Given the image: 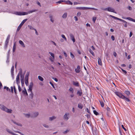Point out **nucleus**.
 Listing matches in <instances>:
<instances>
[{
    "label": "nucleus",
    "mask_w": 135,
    "mask_h": 135,
    "mask_svg": "<svg viewBox=\"0 0 135 135\" xmlns=\"http://www.w3.org/2000/svg\"><path fill=\"white\" fill-rule=\"evenodd\" d=\"M0 108L2 110L5 111L8 113H11L12 112V110L8 109L3 105L0 104Z\"/></svg>",
    "instance_id": "obj_1"
},
{
    "label": "nucleus",
    "mask_w": 135,
    "mask_h": 135,
    "mask_svg": "<svg viewBox=\"0 0 135 135\" xmlns=\"http://www.w3.org/2000/svg\"><path fill=\"white\" fill-rule=\"evenodd\" d=\"M115 93L116 95L119 97L120 98L125 99L127 102H130V100L129 99L126 97L122 93L118 91L115 92Z\"/></svg>",
    "instance_id": "obj_2"
},
{
    "label": "nucleus",
    "mask_w": 135,
    "mask_h": 135,
    "mask_svg": "<svg viewBox=\"0 0 135 135\" xmlns=\"http://www.w3.org/2000/svg\"><path fill=\"white\" fill-rule=\"evenodd\" d=\"M110 16L111 17H112L113 18H114V19H116L118 20H119L120 21H122V22H123V23H125V24L124 25V26L126 27H127V22L125 21H124L123 20H122L121 19L119 18H117V17H115L114 16H113L111 15H110Z\"/></svg>",
    "instance_id": "obj_3"
},
{
    "label": "nucleus",
    "mask_w": 135,
    "mask_h": 135,
    "mask_svg": "<svg viewBox=\"0 0 135 135\" xmlns=\"http://www.w3.org/2000/svg\"><path fill=\"white\" fill-rule=\"evenodd\" d=\"M102 9L104 11H107L109 12H113L115 13H116V12L115 11L114 9L110 7H108L105 8H103Z\"/></svg>",
    "instance_id": "obj_4"
},
{
    "label": "nucleus",
    "mask_w": 135,
    "mask_h": 135,
    "mask_svg": "<svg viewBox=\"0 0 135 135\" xmlns=\"http://www.w3.org/2000/svg\"><path fill=\"white\" fill-rule=\"evenodd\" d=\"M27 20V19H26L24 20H23L21 22V24H20V25L18 26L17 30V32H18L21 29L22 26L23 25V24L25 23Z\"/></svg>",
    "instance_id": "obj_5"
},
{
    "label": "nucleus",
    "mask_w": 135,
    "mask_h": 135,
    "mask_svg": "<svg viewBox=\"0 0 135 135\" xmlns=\"http://www.w3.org/2000/svg\"><path fill=\"white\" fill-rule=\"evenodd\" d=\"M37 11L36 9H34L29 11L28 12H21V15H27L28 13H30L33 12H35Z\"/></svg>",
    "instance_id": "obj_6"
},
{
    "label": "nucleus",
    "mask_w": 135,
    "mask_h": 135,
    "mask_svg": "<svg viewBox=\"0 0 135 135\" xmlns=\"http://www.w3.org/2000/svg\"><path fill=\"white\" fill-rule=\"evenodd\" d=\"M39 115V113L38 112H34L32 113L31 115V118H35L36 117Z\"/></svg>",
    "instance_id": "obj_7"
},
{
    "label": "nucleus",
    "mask_w": 135,
    "mask_h": 135,
    "mask_svg": "<svg viewBox=\"0 0 135 135\" xmlns=\"http://www.w3.org/2000/svg\"><path fill=\"white\" fill-rule=\"evenodd\" d=\"M33 86V83L32 82H31L30 83L29 87V89L28 90V91H30L31 92L32 91V88Z\"/></svg>",
    "instance_id": "obj_8"
},
{
    "label": "nucleus",
    "mask_w": 135,
    "mask_h": 135,
    "mask_svg": "<svg viewBox=\"0 0 135 135\" xmlns=\"http://www.w3.org/2000/svg\"><path fill=\"white\" fill-rule=\"evenodd\" d=\"M81 9L83 10H86V9H94V10H98L97 9H95L94 8H90V7H81Z\"/></svg>",
    "instance_id": "obj_9"
},
{
    "label": "nucleus",
    "mask_w": 135,
    "mask_h": 135,
    "mask_svg": "<svg viewBox=\"0 0 135 135\" xmlns=\"http://www.w3.org/2000/svg\"><path fill=\"white\" fill-rule=\"evenodd\" d=\"M70 36L71 39L74 42L75 41V40L74 37V36L72 34H70Z\"/></svg>",
    "instance_id": "obj_10"
},
{
    "label": "nucleus",
    "mask_w": 135,
    "mask_h": 135,
    "mask_svg": "<svg viewBox=\"0 0 135 135\" xmlns=\"http://www.w3.org/2000/svg\"><path fill=\"white\" fill-rule=\"evenodd\" d=\"M69 115V114L68 113H66L63 116L64 118V119L66 120H68V119L69 118L68 117V115Z\"/></svg>",
    "instance_id": "obj_11"
},
{
    "label": "nucleus",
    "mask_w": 135,
    "mask_h": 135,
    "mask_svg": "<svg viewBox=\"0 0 135 135\" xmlns=\"http://www.w3.org/2000/svg\"><path fill=\"white\" fill-rule=\"evenodd\" d=\"M80 67L79 65H78L77 67V69H75V72L77 73H78L80 71Z\"/></svg>",
    "instance_id": "obj_12"
},
{
    "label": "nucleus",
    "mask_w": 135,
    "mask_h": 135,
    "mask_svg": "<svg viewBox=\"0 0 135 135\" xmlns=\"http://www.w3.org/2000/svg\"><path fill=\"white\" fill-rule=\"evenodd\" d=\"M82 90H78L77 92V94L79 95V96H81L82 94Z\"/></svg>",
    "instance_id": "obj_13"
},
{
    "label": "nucleus",
    "mask_w": 135,
    "mask_h": 135,
    "mask_svg": "<svg viewBox=\"0 0 135 135\" xmlns=\"http://www.w3.org/2000/svg\"><path fill=\"white\" fill-rule=\"evenodd\" d=\"M19 43L23 47H25V46L24 44V43L21 40H20L19 41Z\"/></svg>",
    "instance_id": "obj_14"
},
{
    "label": "nucleus",
    "mask_w": 135,
    "mask_h": 135,
    "mask_svg": "<svg viewBox=\"0 0 135 135\" xmlns=\"http://www.w3.org/2000/svg\"><path fill=\"white\" fill-rule=\"evenodd\" d=\"M16 42H15L14 43V45L13 48V52H15L16 49Z\"/></svg>",
    "instance_id": "obj_15"
},
{
    "label": "nucleus",
    "mask_w": 135,
    "mask_h": 135,
    "mask_svg": "<svg viewBox=\"0 0 135 135\" xmlns=\"http://www.w3.org/2000/svg\"><path fill=\"white\" fill-rule=\"evenodd\" d=\"M98 64L100 65H102V60L100 58H99L98 59Z\"/></svg>",
    "instance_id": "obj_16"
},
{
    "label": "nucleus",
    "mask_w": 135,
    "mask_h": 135,
    "mask_svg": "<svg viewBox=\"0 0 135 135\" xmlns=\"http://www.w3.org/2000/svg\"><path fill=\"white\" fill-rule=\"evenodd\" d=\"M31 94L29 95L30 97L31 98V99H32L33 98L34 95L32 92V91H31Z\"/></svg>",
    "instance_id": "obj_17"
},
{
    "label": "nucleus",
    "mask_w": 135,
    "mask_h": 135,
    "mask_svg": "<svg viewBox=\"0 0 135 135\" xmlns=\"http://www.w3.org/2000/svg\"><path fill=\"white\" fill-rule=\"evenodd\" d=\"M30 74V72H27L25 75V79H28V77Z\"/></svg>",
    "instance_id": "obj_18"
},
{
    "label": "nucleus",
    "mask_w": 135,
    "mask_h": 135,
    "mask_svg": "<svg viewBox=\"0 0 135 135\" xmlns=\"http://www.w3.org/2000/svg\"><path fill=\"white\" fill-rule=\"evenodd\" d=\"M28 79H25V83L27 86L28 85Z\"/></svg>",
    "instance_id": "obj_19"
},
{
    "label": "nucleus",
    "mask_w": 135,
    "mask_h": 135,
    "mask_svg": "<svg viewBox=\"0 0 135 135\" xmlns=\"http://www.w3.org/2000/svg\"><path fill=\"white\" fill-rule=\"evenodd\" d=\"M56 118V117L55 116H52V117H50L49 118V120L50 121H52V120Z\"/></svg>",
    "instance_id": "obj_20"
},
{
    "label": "nucleus",
    "mask_w": 135,
    "mask_h": 135,
    "mask_svg": "<svg viewBox=\"0 0 135 135\" xmlns=\"http://www.w3.org/2000/svg\"><path fill=\"white\" fill-rule=\"evenodd\" d=\"M124 93L127 96H129L130 94V91H125Z\"/></svg>",
    "instance_id": "obj_21"
},
{
    "label": "nucleus",
    "mask_w": 135,
    "mask_h": 135,
    "mask_svg": "<svg viewBox=\"0 0 135 135\" xmlns=\"http://www.w3.org/2000/svg\"><path fill=\"white\" fill-rule=\"evenodd\" d=\"M24 114L25 117L28 118H29L30 117H31V115L30 114L24 113Z\"/></svg>",
    "instance_id": "obj_22"
},
{
    "label": "nucleus",
    "mask_w": 135,
    "mask_h": 135,
    "mask_svg": "<svg viewBox=\"0 0 135 135\" xmlns=\"http://www.w3.org/2000/svg\"><path fill=\"white\" fill-rule=\"evenodd\" d=\"M22 93L23 94V95L25 96H27L28 95V94H27V91H24L22 90Z\"/></svg>",
    "instance_id": "obj_23"
},
{
    "label": "nucleus",
    "mask_w": 135,
    "mask_h": 135,
    "mask_svg": "<svg viewBox=\"0 0 135 135\" xmlns=\"http://www.w3.org/2000/svg\"><path fill=\"white\" fill-rule=\"evenodd\" d=\"M67 14L66 13H65L62 16V17L63 18H66L67 16Z\"/></svg>",
    "instance_id": "obj_24"
},
{
    "label": "nucleus",
    "mask_w": 135,
    "mask_h": 135,
    "mask_svg": "<svg viewBox=\"0 0 135 135\" xmlns=\"http://www.w3.org/2000/svg\"><path fill=\"white\" fill-rule=\"evenodd\" d=\"M73 84L74 85L76 86H79V83L78 82H75L74 81Z\"/></svg>",
    "instance_id": "obj_25"
},
{
    "label": "nucleus",
    "mask_w": 135,
    "mask_h": 135,
    "mask_svg": "<svg viewBox=\"0 0 135 135\" xmlns=\"http://www.w3.org/2000/svg\"><path fill=\"white\" fill-rule=\"evenodd\" d=\"M49 17L50 18L51 21V22H52V23H53L54 22V20L52 18V15H50Z\"/></svg>",
    "instance_id": "obj_26"
},
{
    "label": "nucleus",
    "mask_w": 135,
    "mask_h": 135,
    "mask_svg": "<svg viewBox=\"0 0 135 135\" xmlns=\"http://www.w3.org/2000/svg\"><path fill=\"white\" fill-rule=\"evenodd\" d=\"M38 78V79L41 81H43L44 80L43 78L41 76H39Z\"/></svg>",
    "instance_id": "obj_27"
},
{
    "label": "nucleus",
    "mask_w": 135,
    "mask_h": 135,
    "mask_svg": "<svg viewBox=\"0 0 135 135\" xmlns=\"http://www.w3.org/2000/svg\"><path fill=\"white\" fill-rule=\"evenodd\" d=\"M83 105L81 104H78V107L79 108L81 109L83 108Z\"/></svg>",
    "instance_id": "obj_28"
},
{
    "label": "nucleus",
    "mask_w": 135,
    "mask_h": 135,
    "mask_svg": "<svg viewBox=\"0 0 135 135\" xmlns=\"http://www.w3.org/2000/svg\"><path fill=\"white\" fill-rule=\"evenodd\" d=\"M49 53L50 54L51 56L53 58V59H55L54 54L52 53L51 52H49Z\"/></svg>",
    "instance_id": "obj_29"
},
{
    "label": "nucleus",
    "mask_w": 135,
    "mask_h": 135,
    "mask_svg": "<svg viewBox=\"0 0 135 135\" xmlns=\"http://www.w3.org/2000/svg\"><path fill=\"white\" fill-rule=\"evenodd\" d=\"M20 75V77H21V80H24V74H21Z\"/></svg>",
    "instance_id": "obj_30"
},
{
    "label": "nucleus",
    "mask_w": 135,
    "mask_h": 135,
    "mask_svg": "<svg viewBox=\"0 0 135 135\" xmlns=\"http://www.w3.org/2000/svg\"><path fill=\"white\" fill-rule=\"evenodd\" d=\"M13 89L14 90V92L15 93V94L16 95L17 94V90L16 88V87L15 86H13Z\"/></svg>",
    "instance_id": "obj_31"
},
{
    "label": "nucleus",
    "mask_w": 135,
    "mask_h": 135,
    "mask_svg": "<svg viewBox=\"0 0 135 135\" xmlns=\"http://www.w3.org/2000/svg\"><path fill=\"white\" fill-rule=\"evenodd\" d=\"M6 131L7 132H8L9 133L11 134H12L13 135V133H14L12 132L9 129H7Z\"/></svg>",
    "instance_id": "obj_32"
},
{
    "label": "nucleus",
    "mask_w": 135,
    "mask_h": 135,
    "mask_svg": "<svg viewBox=\"0 0 135 135\" xmlns=\"http://www.w3.org/2000/svg\"><path fill=\"white\" fill-rule=\"evenodd\" d=\"M14 69V66H13L12 67L11 70V73L12 74H13V73Z\"/></svg>",
    "instance_id": "obj_33"
},
{
    "label": "nucleus",
    "mask_w": 135,
    "mask_h": 135,
    "mask_svg": "<svg viewBox=\"0 0 135 135\" xmlns=\"http://www.w3.org/2000/svg\"><path fill=\"white\" fill-rule=\"evenodd\" d=\"M66 3L67 4L72 5L73 4V3L71 2L70 1L68 0L67 1Z\"/></svg>",
    "instance_id": "obj_34"
},
{
    "label": "nucleus",
    "mask_w": 135,
    "mask_h": 135,
    "mask_svg": "<svg viewBox=\"0 0 135 135\" xmlns=\"http://www.w3.org/2000/svg\"><path fill=\"white\" fill-rule=\"evenodd\" d=\"M89 51L90 53L92 54V55L94 56H95V54L93 52L91 49H90Z\"/></svg>",
    "instance_id": "obj_35"
},
{
    "label": "nucleus",
    "mask_w": 135,
    "mask_h": 135,
    "mask_svg": "<svg viewBox=\"0 0 135 135\" xmlns=\"http://www.w3.org/2000/svg\"><path fill=\"white\" fill-rule=\"evenodd\" d=\"M21 12H16L15 13V14L18 15H21Z\"/></svg>",
    "instance_id": "obj_36"
},
{
    "label": "nucleus",
    "mask_w": 135,
    "mask_h": 135,
    "mask_svg": "<svg viewBox=\"0 0 135 135\" xmlns=\"http://www.w3.org/2000/svg\"><path fill=\"white\" fill-rule=\"evenodd\" d=\"M28 27L30 29L32 30H35V29L32 26L30 25H28Z\"/></svg>",
    "instance_id": "obj_37"
},
{
    "label": "nucleus",
    "mask_w": 135,
    "mask_h": 135,
    "mask_svg": "<svg viewBox=\"0 0 135 135\" xmlns=\"http://www.w3.org/2000/svg\"><path fill=\"white\" fill-rule=\"evenodd\" d=\"M19 70H20L19 72L18 75L19 74V75H20L22 74V69L20 68L19 69Z\"/></svg>",
    "instance_id": "obj_38"
},
{
    "label": "nucleus",
    "mask_w": 135,
    "mask_h": 135,
    "mask_svg": "<svg viewBox=\"0 0 135 135\" xmlns=\"http://www.w3.org/2000/svg\"><path fill=\"white\" fill-rule=\"evenodd\" d=\"M69 91H71V93H72V94H73V89L71 87L70 88V89H69Z\"/></svg>",
    "instance_id": "obj_39"
},
{
    "label": "nucleus",
    "mask_w": 135,
    "mask_h": 135,
    "mask_svg": "<svg viewBox=\"0 0 135 135\" xmlns=\"http://www.w3.org/2000/svg\"><path fill=\"white\" fill-rule=\"evenodd\" d=\"M93 112L94 114L96 115H97L99 114L98 112H97L95 110H94L93 111Z\"/></svg>",
    "instance_id": "obj_40"
},
{
    "label": "nucleus",
    "mask_w": 135,
    "mask_h": 135,
    "mask_svg": "<svg viewBox=\"0 0 135 135\" xmlns=\"http://www.w3.org/2000/svg\"><path fill=\"white\" fill-rule=\"evenodd\" d=\"M20 75H17L16 78V81L20 80Z\"/></svg>",
    "instance_id": "obj_41"
},
{
    "label": "nucleus",
    "mask_w": 135,
    "mask_h": 135,
    "mask_svg": "<svg viewBox=\"0 0 135 135\" xmlns=\"http://www.w3.org/2000/svg\"><path fill=\"white\" fill-rule=\"evenodd\" d=\"M62 37L66 41H67V39L65 37V36L64 35H61Z\"/></svg>",
    "instance_id": "obj_42"
},
{
    "label": "nucleus",
    "mask_w": 135,
    "mask_h": 135,
    "mask_svg": "<svg viewBox=\"0 0 135 135\" xmlns=\"http://www.w3.org/2000/svg\"><path fill=\"white\" fill-rule=\"evenodd\" d=\"M21 82L22 86L23 87L24 86V80H21Z\"/></svg>",
    "instance_id": "obj_43"
},
{
    "label": "nucleus",
    "mask_w": 135,
    "mask_h": 135,
    "mask_svg": "<svg viewBox=\"0 0 135 135\" xmlns=\"http://www.w3.org/2000/svg\"><path fill=\"white\" fill-rule=\"evenodd\" d=\"M101 105L102 107H103L104 106V104L103 102L100 101Z\"/></svg>",
    "instance_id": "obj_44"
},
{
    "label": "nucleus",
    "mask_w": 135,
    "mask_h": 135,
    "mask_svg": "<svg viewBox=\"0 0 135 135\" xmlns=\"http://www.w3.org/2000/svg\"><path fill=\"white\" fill-rule=\"evenodd\" d=\"M50 84H51V86H52L53 88L55 89V90H56V89H55V86H54L53 84V83L51 81H50Z\"/></svg>",
    "instance_id": "obj_45"
},
{
    "label": "nucleus",
    "mask_w": 135,
    "mask_h": 135,
    "mask_svg": "<svg viewBox=\"0 0 135 135\" xmlns=\"http://www.w3.org/2000/svg\"><path fill=\"white\" fill-rule=\"evenodd\" d=\"M18 87L19 91L20 92L22 90L21 88V87L20 85H18Z\"/></svg>",
    "instance_id": "obj_46"
},
{
    "label": "nucleus",
    "mask_w": 135,
    "mask_h": 135,
    "mask_svg": "<svg viewBox=\"0 0 135 135\" xmlns=\"http://www.w3.org/2000/svg\"><path fill=\"white\" fill-rule=\"evenodd\" d=\"M70 56L71 57L72 59H73L74 58V56L73 55V54L72 53V52H70Z\"/></svg>",
    "instance_id": "obj_47"
},
{
    "label": "nucleus",
    "mask_w": 135,
    "mask_h": 135,
    "mask_svg": "<svg viewBox=\"0 0 135 135\" xmlns=\"http://www.w3.org/2000/svg\"><path fill=\"white\" fill-rule=\"evenodd\" d=\"M11 90H10V91L12 93H13V87L11 86Z\"/></svg>",
    "instance_id": "obj_48"
},
{
    "label": "nucleus",
    "mask_w": 135,
    "mask_h": 135,
    "mask_svg": "<svg viewBox=\"0 0 135 135\" xmlns=\"http://www.w3.org/2000/svg\"><path fill=\"white\" fill-rule=\"evenodd\" d=\"M110 108H109L108 107H107V111H108L107 113H109V112H110ZM107 115H108V116L109 115H108V113H107Z\"/></svg>",
    "instance_id": "obj_49"
},
{
    "label": "nucleus",
    "mask_w": 135,
    "mask_h": 135,
    "mask_svg": "<svg viewBox=\"0 0 135 135\" xmlns=\"http://www.w3.org/2000/svg\"><path fill=\"white\" fill-rule=\"evenodd\" d=\"M126 19H128L129 20H130V21H132V20H133V19L132 18H130V17H127L126 18Z\"/></svg>",
    "instance_id": "obj_50"
},
{
    "label": "nucleus",
    "mask_w": 135,
    "mask_h": 135,
    "mask_svg": "<svg viewBox=\"0 0 135 135\" xmlns=\"http://www.w3.org/2000/svg\"><path fill=\"white\" fill-rule=\"evenodd\" d=\"M43 126L45 127H46V128H49V126L48 125H46V124H43Z\"/></svg>",
    "instance_id": "obj_51"
},
{
    "label": "nucleus",
    "mask_w": 135,
    "mask_h": 135,
    "mask_svg": "<svg viewBox=\"0 0 135 135\" xmlns=\"http://www.w3.org/2000/svg\"><path fill=\"white\" fill-rule=\"evenodd\" d=\"M127 8L128 9L131 11L132 10V8L130 6H128L127 7Z\"/></svg>",
    "instance_id": "obj_52"
},
{
    "label": "nucleus",
    "mask_w": 135,
    "mask_h": 135,
    "mask_svg": "<svg viewBox=\"0 0 135 135\" xmlns=\"http://www.w3.org/2000/svg\"><path fill=\"white\" fill-rule=\"evenodd\" d=\"M64 2V1H63V0H61L58 1L57 2H56V3H61L63 2Z\"/></svg>",
    "instance_id": "obj_53"
},
{
    "label": "nucleus",
    "mask_w": 135,
    "mask_h": 135,
    "mask_svg": "<svg viewBox=\"0 0 135 135\" xmlns=\"http://www.w3.org/2000/svg\"><path fill=\"white\" fill-rule=\"evenodd\" d=\"M122 69V71L123 72V73H124L125 74H126L127 73V72L126 70L121 69Z\"/></svg>",
    "instance_id": "obj_54"
},
{
    "label": "nucleus",
    "mask_w": 135,
    "mask_h": 135,
    "mask_svg": "<svg viewBox=\"0 0 135 135\" xmlns=\"http://www.w3.org/2000/svg\"><path fill=\"white\" fill-rule=\"evenodd\" d=\"M96 19V17H93V21L94 22Z\"/></svg>",
    "instance_id": "obj_55"
},
{
    "label": "nucleus",
    "mask_w": 135,
    "mask_h": 135,
    "mask_svg": "<svg viewBox=\"0 0 135 135\" xmlns=\"http://www.w3.org/2000/svg\"><path fill=\"white\" fill-rule=\"evenodd\" d=\"M111 39H112V40L113 41L114 40H115V37H114L112 35V36H111Z\"/></svg>",
    "instance_id": "obj_56"
},
{
    "label": "nucleus",
    "mask_w": 135,
    "mask_h": 135,
    "mask_svg": "<svg viewBox=\"0 0 135 135\" xmlns=\"http://www.w3.org/2000/svg\"><path fill=\"white\" fill-rule=\"evenodd\" d=\"M16 83L17 84L18 86V85H20L19 84L20 83V80L16 81Z\"/></svg>",
    "instance_id": "obj_57"
},
{
    "label": "nucleus",
    "mask_w": 135,
    "mask_h": 135,
    "mask_svg": "<svg viewBox=\"0 0 135 135\" xmlns=\"http://www.w3.org/2000/svg\"><path fill=\"white\" fill-rule=\"evenodd\" d=\"M81 15V13L80 12H78L77 14L78 16H79Z\"/></svg>",
    "instance_id": "obj_58"
},
{
    "label": "nucleus",
    "mask_w": 135,
    "mask_h": 135,
    "mask_svg": "<svg viewBox=\"0 0 135 135\" xmlns=\"http://www.w3.org/2000/svg\"><path fill=\"white\" fill-rule=\"evenodd\" d=\"M9 40H6L5 41V44H6L7 45H8L9 42Z\"/></svg>",
    "instance_id": "obj_59"
},
{
    "label": "nucleus",
    "mask_w": 135,
    "mask_h": 135,
    "mask_svg": "<svg viewBox=\"0 0 135 135\" xmlns=\"http://www.w3.org/2000/svg\"><path fill=\"white\" fill-rule=\"evenodd\" d=\"M10 36L9 35L8 36H7L6 40L9 41V39H10Z\"/></svg>",
    "instance_id": "obj_60"
},
{
    "label": "nucleus",
    "mask_w": 135,
    "mask_h": 135,
    "mask_svg": "<svg viewBox=\"0 0 135 135\" xmlns=\"http://www.w3.org/2000/svg\"><path fill=\"white\" fill-rule=\"evenodd\" d=\"M122 128L125 131H127V129H126L125 128L124 126L123 125H122Z\"/></svg>",
    "instance_id": "obj_61"
},
{
    "label": "nucleus",
    "mask_w": 135,
    "mask_h": 135,
    "mask_svg": "<svg viewBox=\"0 0 135 135\" xmlns=\"http://www.w3.org/2000/svg\"><path fill=\"white\" fill-rule=\"evenodd\" d=\"M113 55L115 57H116L117 56V53L115 52H113Z\"/></svg>",
    "instance_id": "obj_62"
},
{
    "label": "nucleus",
    "mask_w": 135,
    "mask_h": 135,
    "mask_svg": "<svg viewBox=\"0 0 135 135\" xmlns=\"http://www.w3.org/2000/svg\"><path fill=\"white\" fill-rule=\"evenodd\" d=\"M86 116L88 119H89L90 118V115L88 114H86Z\"/></svg>",
    "instance_id": "obj_63"
},
{
    "label": "nucleus",
    "mask_w": 135,
    "mask_h": 135,
    "mask_svg": "<svg viewBox=\"0 0 135 135\" xmlns=\"http://www.w3.org/2000/svg\"><path fill=\"white\" fill-rule=\"evenodd\" d=\"M74 18L75 19V20L76 21H77L78 20V18L76 16H75L74 17Z\"/></svg>",
    "instance_id": "obj_64"
}]
</instances>
